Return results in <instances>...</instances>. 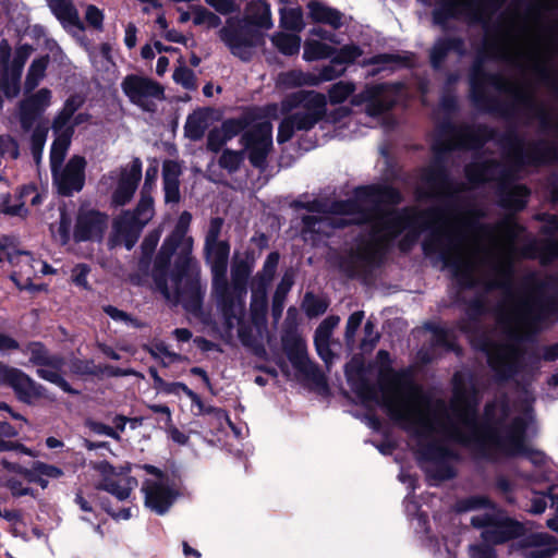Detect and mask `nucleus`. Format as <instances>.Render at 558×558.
<instances>
[{
	"label": "nucleus",
	"instance_id": "1",
	"mask_svg": "<svg viewBox=\"0 0 558 558\" xmlns=\"http://www.w3.org/2000/svg\"><path fill=\"white\" fill-rule=\"evenodd\" d=\"M395 193H383L374 187L355 192L354 199L333 204L330 210L322 202L307 208L313 215L304 216V236L307 233L329 235L335 227L369 221V239L362 248L364 258L375 256L387 242L405 230L402 250H408L423 230H430L424 243L426 254L438 253L447 267L463 286L483 284L488 288L510 281L515 242L521 231L511 220L496 227L484 226L471 211L432 209L423 214L413 210L396 213L384 209V198L395 201Z\"/></svg>",
	"mask_w": 558,
	"mask_h": 558
},
{
	"label": "nucleus",
	"instance_id": "2",
	"mask_svg": "<svg viewBox=\"0 0 558 558\" xmlns=\"http://www.w3.org/2000/svg\"><path fill=\"white\" fill-rule=\"evenodd\" d=\"M380 395H375L392 420L414 434L422 468L435 480L453 476L452 451L449 441L461 442L484 453L501 451L522 456L534 464L546 460L534 449L525 433L532 423L531 402L509 408L501 399L486 407L477 423V397L472 380L464 374L453 378V398L449 407L429 399L405 372L383 368L379 374Z\"/></svg>",
	"mask_w": 558,
	"mask_h": 558
},
{
	"label": "nucleus",
	"instance_id": "3",
	"mask_svg": "<svg viewBox=\"0 0 558 558\" xmlns=\"http://www.w3.org/2000/svg\"><path fill=\"white\" fill-rule=\"evenodd\" d=\"M551 313L553 307L534 295L510 300L499 317L504 343L485 341L482 344L489 365L500 378L517 372L521 363L520 340L541 328Z\"/></svg>",
	"mask_w": 558,
	"mask_h": 558
},
{
	"label": "nucleus",
	"instance_id": "4",
	"mask_svg": "<svg viewBox=\"0 0 558 558\" xmlns=\"http://www.w3.org/2000/svg\"><path fill=\"white\" fill-rule=\"evenodd\" d=\"M191 220L192 216L190 213L183 211L180 215L174 231L167 239L160 252V260L158 263L162 266L168 262L170 254L174 250H180L181 264L179 274L171 276L169 281L157 279V286L167 299H182L184 288L189 286L195 294V299L191 303L185 304V306L191 312H197L201 306L199 288L196 282L199 269L196 262L191 257L193 239L186 234Z\"/></svg>",
	"mask_w": 558,
	"mask_h": 558
},
{
	"label": "nucleus",
	"instance_id": "5",
	"mask_svg": "<svg viewBox=\"0 0 558 558\" xmlns=\"http://www.w3.org/2000/svg\"><path fill=\"white\" fill-rule=\"evenodd\" d=\"M484 512L473 515L471 522L476 527H484L482 538L484 544L470 546L471 558H496L490 544L504 543L520 534L521 526L507 519L484 497H476L466 500L464 509H480Z\"/></svg>",
	"mask_w": 558,
	"mask_h": 558
},
{
	"label": "nucleus",
	"instance_id": "6",
	"mask_svg": "<svg viewBox=\"0 0 558 558\" xmlns=\"http://www.w3.org/2000/svg\"><path fill=\"white\" fill-rule=\"evenodd\" d=\"M296 105L301 108L282 120L278 129L279 144L288 142L294 132L310 130L325 113L326 97L316 92H298L282 102V112L291 111Z\"/></svg>",
	"mask_w": 558,
	"mask_h": 558
},
{
	"label": "nucleus",
	"instance_id": "7",
	"mask_svg": "<svg viewBox=\"0 0 558 558\" xmlns=\"http://www.w3.org/2000/svg\"><path fill=\"white\" fill-rule=\"evenodd\" d=\"M153 216V198L143 194L135 213H123L114 222V234L110 240L111 246L123 244L128 250H131L136 243L142 229L151 220Z\"/></svg>",
	"mask_w": 558,
	"mask_h": 558
},
{
	"label": "nucleus",
	"instance_id": "8",
	"mask_svg": "<svg viewBox=\"0 0 558 558\" xmlns=\"http://www.w3.org/2000/svg\"><path fill=\"white\" fill-rule=\"evenodd\" d=\"M121 89L131 104L144 111L153 112L165 99V89L150 77L130 74L121 82Z\"/></svg>",
	"mask_w": 558,
	"mask_h": 558
},
{
	"label": "nucleus",
	"instance_id": "9",
	"mask_svg": "<svg viewBox=\"0 0 558 558\" xmlns=\"http://www.w3.org/2000/svg\"><path fill=\"white\" fill-rule=\"evenodd\" d=\"M142 468L151 475L142 485L145 506L157 514H163L173 504L175 492L169 485L168 477L160 470L149 464Z\"/></svg>",
	"mask_w": 558,
	"mask_h": 558
},
{
	"label": "nucleus",
	"instance_id": "10",
	"mask_svg": "<svg viewBox=\"0 0 558 558\" xmlns=\"http://www.w3.org/2000/svg\"><path fill=\"white\" fill-rule=\"evenodd\" d=\"M205 252L213 275V293L217 303L226 310L229 294V284L226 278L229 245L227 242L205 245Z\"/></svg>",
	"mask_w": 558,
	"mask_h": 558
},
{
	"label": "nucleus",
	"instance_id": "11",
	"mask_svg": "<svg viewBox=\"0 0 558 558\" xmlns=\"http://www.w3.org/2000/svg\"><path fill=\"white\" fill-rule=\"evenodd\" d=\"M96 470L101 475L99 488L113 495L119 500L128 499L137 486V480L129 476L131 472L129 463L117 469L108 462H100L96 465Z\"/></svg>",
	"mask_w": 558,
	"mask_h": 558
},
{
	"label": "nucleus",
	"instance_id": "12",
	"mask_svg": "<svg viewBox=\"0 0 558 558\" xmlns=\"http://www.w3.org/2000/svg\"><path fill=\"white\" fill-rule=\"evenodd\" d=\"M251 274L250 267L245 263L236 264L231 271L232 282L229 286L228 305L226 310L218 303L227 325L233 326V319L242 314L243 298L246 294V280Z\"/></svg>",
	"mask_w": 558,
	"mask_h": 558
},
{
	"label": "nucleus",
	"instance_id": "13",
	"mask_svg": "<svg viewBox=\"0 0 558 558\" xmlns=\"http://www.w3.org/2000/svg\"><path fill=\"white\" fill-rule=\"evenodd\" d=\"M245 148L250 151L248 158L256 166H263L266 156L272 147V125L269 121L255 123L244 135Z\"/></svg>",
	"mask_w": 558,
	"mask_h": 558
},
{
	"label": "nucleus",
	"instance_id": "14",
	"mask_svg": "<svg viewBox=\"0 0 558 558\" xmlns=\"http://www.w3.org/2000/svg\"><path fill=\"white\" fill-rule=\"evenodd\" d=\"M85 165L84 158L74 156L64 167L52 171L53 183L60 194L69 196L73 192H78L83 189Z\"/></svg>",
	"mask_w": 558,
	"mask_h": 558
},
{
	"label": "nucleus",
	"instance_id": "15",
	"mask_svg": "<svg viewBox=\"0 0 558 558\" xmlns=\"http://www.w3.org/2000/svg\"><path fill=\"white\" fill-rule=\"evenodd\" d=\"M142 175V163L138 159H134L132 162L123 167L119 173L110 174L105 178L107 180L116 181L117 187L112 194V202L117 206H123L130 202L137 187V183Z\"/></svg>",
	"mask_w": 558,
	"mask_h": 558
},
{
	"label": "nucleus",
	"instance_id": "16",
	"mask_svg": "<svg viewBox=\"0 0 558 558\" xmlns=\"http://www.w3.org/2000/svg\"><path fill=\"white\" fill-rule=\"evenodd\" d=\"M445 15L464 16L470 21H485L486 13L484 11L483 0H449L445 1L440 8L434 12V21L437 24L445 22Z\"/></svg>",
	"mask_w": 558,
	"mask_h": 558
},
{
	"label": "nucleus",
	"instance_id": "17",
	"mask_svg": "<svg viewBox=\"0 0 558 558\" xmlns=\"http://www.w3.org/2000/svg\"><path fill=\"white\" fill-rule=\"evenodd\" d=\"M1 463L7 470L23 475L29 482L37 483L43 489L47 488L50 478L57 480L64 474L63 470L59 466L41 461H35L29 469L10 463L5 459H3Z\"/></svg>",
	"mask_w": 558,
	"mask_h": 558
},
{
	"label": "nucleus",
	"instance_id": "18",
	"mask_svg": "<svg viewBox=\"0 0 558 558\" xmlns=\"http://www.w3.org/2000/svg\"><path fill=\"white\" fill-rule=\"evenodd\" d=\"M0 384L12 387L24 401H31L40 396V386H37L26 374L1 363Z\"/></svg>",
	"mask_w": 558,
	"mask_h": 558
},
{
	"label": "nucleus",
	"instance_id": "19",
	"mask_svg": "<svg viewBox=\"0 0 558 558\" xmlns=\"http://www.w3.org/2000/svg\"><path fill=\"white\" fill-rule=\"evenodd\" d=\"M107 227V217L94 210H81L74 238L77 241L99 239Z\"/></svg>",
	"mask_w": 558,
	"mask_h": 558
},
{
	"label": "nucleus",
	"instance_id": "20",
	"mask_svg": "<svg viewBox=\"0 0 558 558\" xmlns=\"http://www.w3.org/2000/svg\"><path fill=\"white\" fill-rule=\"evenodd\" d=\"M527 558H549L556 551V539L546 533H533L519 541Z\"/></svg>",
	"mask_w": 558,
	"mask_h": 558
},
{
	"label": "nucleus",
	"instance_id": "21",
	"mask_svg": "<svg viewBox=\"0 0 558 558\" xmlns=\"http://www.w3.org/2000/svg\"><path fill=\"white\" fill-rule=\"evenodd\" d=\"M219 35L220 39L230 48L233 54L244 60L250 57L252 44L239 33L234 20H229L227 25L220 29Z\"/></svg>",
	"mask_w": 558,
	"mask_h": 558
},
{
	"label": "nucleus",
	"instance_id": "22",
	"mask_svg": "<svg viewBox=\"0 0 558 558\" xmlns=\"http://www.w3.org/2000/svg\"><path fill=\"white\" fill-rule=\"evenodd\" d=\"M50 100L51 92L43 88L21 104V123L24 130L31 128V114L44 111L50 106Z\"/></svg>",
	"mask_w": 558,
	"mask_h": 558
},
{
	"label": "nucleus",
	"instance_id": "23",
	"mask_svg": "<svg viewBox=\"0 0 558 558\" xmlns=\"http://www.w3.org/2000/svg\"><path fill=\"white\" fill-rule=\"evenodd\" d=\"M307 7L313 21L328 24L333 28H338L341 25L342 15L339 11L326 7L318 1H311Z\"/></svg>",
	"mask_w": 558,
	"mask_h": 558
},
{
	"label": "nucleus",
	"instance_id": "24",
	"mask_svg": "<svg viewBox=\"0 0 558 558\" xmlns=\"http://www.w3.org/2000/svg\"><path fill=\"white\" fill-rule=\"evenodd\" d=\"M63 365V361L60 357H53L48 365H44L37 369V374L40 378L48 380L65 392H75L71 389L70 385L62 378L60 371Z\"/></svg>",
	"mask_w": 558,
	"mask_h": 558
},
{
	"label": "nucleus",
	"instance_id": "25",
	"mask_svg": "<svg viewBox=\"0 0 558 558\" xmlns=\"http://www.w3.org/2000/svg\"><path fill=\"white\" fill-rule=\"evenodd\" d=\"M245 19L247 23L266 29L270 28L272 25L269 7L264 1L259 0L248 4Z\"/></svg>",
	"mask_w": 558,
	"mask_h": 558
},
{
	"label": "nucleus",
	"instance_id": "26",
	"mask_svg": "<svg viewBox=\"0 0 558 558\" xmlns=\"http://www.w3.org/2000/svg\"><path fill=\"white\" fill-rule=\"evenodd\" d=\"M318 84L319 80H316L315 75L306 74L296 70L281 73L277 78V85L283 88H291L303 85L314 86Z\"/></svg>",
	"mask_w": 558,
	"mask_h": 558
},
{
	"label": "nucleus",
	"instance_id": "27",
	"mask_svg": "<svg viewBox=\"0 0 558 558\" xmlns=\"http://www.w3.org/2000/svg\"><path fill=\"white\" fill-rule=\"evenodd\" d=\"M209 117L205 111H195L187 117L184 125L185 135L197 141L203 137L205 131L209 126Z\"/></svg>",
	"mask_w": 558,
	"mask_h": 558
},
{
	"label": "nucleus",
	"instance_id": "28",
	"mask_svg": "<svg viewBox=\"0 0 558 558\" xmlns=\"http://www.w3.org/2000/svg\"><path fill=\"white\" fill-rule=\"evenodd\" d=\"M54 15L63 23L80 26L81 22L71 0H48Z\"/></svg>",
	"mask_w": 558,
	"mask_h": 558
},
{
	"label": "nucleus",
	"instance_id": "29",
	"mask_svg": "<svg viewBox=\"0 0 558 558\" xmlns=\"http://www.w3.org/2000/svg\"><path fill=\"white\" fill-rule=\"evenodd\" d=\"M58 133L57 140L53 142L51 151H50V165L51 171L62 167V161L65 157L66 150L71 141V130L63 131V129Z\"/></svg>",
	"mask_w": 558,
	"mask_h": 558
},
{
	"label": "nucleus",
	"instance_id": "30",
	"mask_svg": "<svg viewBox=\"0 0 558 558\" xmlns=\"http://www.w3.org/2000/svg\"><path fill=\"white\" fill-rule=\"evenodd\" d=\"M336 49L316 39H307L304 44L303 58L306 61L320 60L331 57Z\"/></svg>",
	"mask_w": 558,
	"mask_h": 558
},
{
	"label": "nucleus",
	"instance_id": "31",
	"mask_svg": "<svg viewBox=\"0 0 558 558\" xmlns=\"http://www.w3.org/2000/svg\"><path fill=\"white\" fill-rule=\"evenodd\" d=\"M84 99L81 96H71L64 104L63 109L53 121L54 132L61 131L70 122L72 116L82 107Z\"/></svg>",
	"mask_w": 558,
	"mask_h": 558
},
{
	"label": "nucleus",
	"instance_id": "32",
	"mask_svg": "<svg viewBox=\"0 0 558 558\" xmlns=\"http://www.w3.org/2000/svg\"><path fill=\"white\" fill-rule=\"evenodd\" d=\"M519 28V22L515 20L511 22L509 25V28L507 31V35L505 38V50L502 52L504 57L511 58V54L518 53L523 49V38L522 34L520 33Z\"/></svg>",
	"mask_w": 558,
	"mask_h": 558
},
{
	"label": "nucleus",
	"instance_id": "33",
	"mask_svg": "<svg viewBox=\"0 0 558 558\" xmlns=\"http://www.w3.org/2000/svg\"><path fill=\"white\" fill-rule=\"evenodd\" d=\"M461 52V41L457 39H441L437 41L432 50L430 60L435 68L439 66L448 51Z\"/></svg>",
	"mask_w": 558,
	"mask_h": 558
},
{
	"label": "nucleus",
	"instance_id": "34",
	"mask_svg": "<svg viewBox=\"0 0 558 558\" xmlns=\"http://www.w3.org/2000/svg\"><path fill=\"white\" fill-rule=\"evenodd\" d=\"M48 62V57H40L32 62L25 81L27 90H33L39 84L45 76Z\"/></svg>",
	"mask_w": 558,
	"mask_h": 558
},
{
	"label": "nucleus",
	"instance_id": "35",
	"mask_svg": "<svg viewBox=\"0 0 558 558\" xmlns=\"http://www.w3.org/2000/svg\"><path fill=\"white\" fill-rule=\"evenodd\" d=\"M271 40L283 54L292 56L300 50L301 38L296 35L278 34Z\"/></svg>",
	"mask_w": 558,
	"mask_h": 558
},
{
	"label": "nucleus",
	"instance_id": "36",
	"mask_svg": "<svg viewBox=\"0 0 558 558\" xmlns=\"http://www.w3.org/2000/svg\"><path fill=\"white\" fill-rule=\"evenodd\" d=\"M496 165L473 163L468 166L466 175L472 183L489 181L494 178Z\"/></svg>",
	"mask_w": 558,
	"mask_h": 558
},
{
	"label": "nucleus",
	"instance_id": "37",
	"mask_svg": "<svg viewBox=\"0 0 558 558\" xmlns=\"http://www.w3.org/2000/svg\"><path fill=\"white\" fill-rule=\"evenodd\" d=\"M293 284V275L290 272H286L281 278L280 283L277 287V290L274 295V306L272 311L275 315H280L282 311L283 299L290 291Z\"/></svg>",
	"mask_w": 558,
	"mask_h": 558
},
{
	"label": "nucleus",
	"instance_id": "38",
	"mask_svg": "<svg viewBox=\"0 0 558 558\" xmlns=\"http://www.w3.org/2000/svg\"><path fill=\"white\" fill-rule=\"evenodd\" d=\"M5 260H8L11 265L20 268V275L22 276V270L34 268V263L37 262L28 252L16 251L14 247L10 246Z\"/></svg>",
	"mask_w": 558,
	"mask_h": 558
},
{
	"label": "nucleus",
	"instance_id": "39",
	"mask_svg": "<svg viewBox=\"0 0 558 558\" xmlns=\"http://www.w3.org/2000/svg\"><path fill=\"white\" fill-rule=\"evenodd\" d=\"M278 263H279V254L270 253L264 263L263 270L260 271V274L257 275V277L254 279V281H257L262 286L268 287V284L270 283V281L274 278Z\"/></svg>",
	"mask_w": 558,
	"mask_h": 558
},
{
	"label": "nucleus",
	"instance_id": "40",
	"mask_svg": "<svg viewBox=\"0 0 558 558\" xmlns=\"http://www.w3.org/2000/svg\"><path fill=\"white\" fill-rule=\"evenodd\" d=\"M193 23L195 25L206 26L207 28H216L221 24V20L207 9L197 7L193 10Z\"/></svg>",
	"mask_w": 558,
	"mask_h": 558
},
{
	"label": "nucleus",
	"instance_id": "41",
	"mask_svg": "<svg viewBox=\"0 0 558 558\" xmlns=\"http://www.w3.org/2000/svg\"><path fill=\"white\" fill-rule=\"evenodd\" d=\"M267 306V286L253 282L251 310L254 314L264 313Z\"/></svg>",
	"mask_w": 558,
	"mask_h": 558
},
{
	"label": "nucleus",
	"instance_id": "42",
	"mask_svg": "<svg viewBox=\"0 0 558 558\" xmlns=\"http://www.w3.org/2000/svg\"><path fill=\"white\" fill-rule=\"evenodd\" d=\"M328 303L323 298H317L311 293H307L303 301V308L307 316L316 317L326 312Z\"/></svg>",
	"mask_w": 558,
	"mask_h": 558
},
{
	"label": "nucleus",
	"instance_id": "43",
	"mask_svg": "<svg viewBox=\"0 0 558 558\" xmlns=\"http://www.w3.org/2000/svg\"><path fill=\"white\" fill-rule=\"evenodd\" d=\"M355 87L349 82H338L329 89V100L331 104H340L344 101L353 92Z\"/></svg>",
	"mask_w": 558,
	"mask_h": 558
},
{
	"label": "nucleus",
	"instance_id": "44",
	"mask_svg": "<svg viewBox=\"0 0 558 558\" xmlns=\"http://www.w3.org/2000/svg\"><path fill=\"white\" fill-rule=\"evenodd\" d=\"M71 218L66 215V213L62 209L60 211V221L57 230L51 227V232L53 236H56L61 244H66L70 240L71 235Z\"/></svg>",
	"mask_w": 558,
	"mask_h": 558
},
{
	"label": "nucleus",
	"instance_id": "45",
	"mask_svg": "<svg viewBox=\"0 0 558 558\" xmlns=\"http://www.w3.org/2000/svg\"><path fill=\"white\" fill-rule=\"evenodd\" d=\"M29 361L39 367L48 365L54 356H50L40 343H32L27 348Z\"/></svg>",
	"mask_w": 558,
	"mask_h": 558
},
{
	"label": "nucleus",
	"instance_id": "46",
	"mask_svg": "<svg viewBox=\"0 0 558 558\" xmlns=\"http://www.w3.org/2000/svg\"><path fill=\"white\" fill-rule=\"evenodd\" d=\"M281 22L286 28L298 31L302 28L303 20L300 9H288L281 11Z\"/></svg>",
	"mask_w": 558,
	"mask_h": 558
},
{
	"label": "nucleus",
	"instance_id": "47",
	"mask_svg": "<svg viewBox=\"0 0 558 558\" xmlns=\"http://www.w3.org/2000/svg\"><path fill=\"white\" fill-rule=\"evenodd\" d=\"M361 54H362V51L357 46H354V45L344 46L332 58L331 62L333 64H348V63L353 62Z\"/></svg>",
	"mask_w": 558,
	"mask_h": 558
},
{
	"label": "nucleus",
	"instance_id": "48",
	"mask_svg": "<svg viewBox=\"0 0 558 558\" xmlns=\"http://www.w3.org/2000/svg\"><path fill=\"white\" fill-rule=\"evenodd\" d=\"M0 88L7 97H15L20 92V73H12L0 78Z\"/></svg>",
	"mask_w": 558,
	"mask_h": 558
},
{
	"label": "nucleus",
	"instance_id": "49",
	"mask_svg": "<svg viewBox=\"0 0 558 558\" xmlns=\"http://www.w3.org/2000/svg\"><path fill=\"white\" fill-rule=\"evenodd\" d=\"M289 360L296 368L307 369L308 357L305 345L302 342H296L294 351L289 353Z\"/></svg>",
	"mask_w": 558,
	"mask_h": 558
},
{
	"label": "nucleus",
	"instance_id": "50",
	"mask_svg": "<svg viewBox=\"0 0 558 558\" xmlns=\"http://www.w3.org/2000/svg\"><path fill=\"white\" fill-rule=\"evenodd\" d=\"M173 80L186 89L195 88L194 73L186 66L178 68L173 73Z\"/></svg>",
	"mask_w": 558,
	"mask_h": 558
},
{
	"label": "nucleus",
	"instance_id": "51",
	"mask_svg": "<svg viewBox=\"0 0 558 558\" xmlns=\"http://www.w3.org/2000/svg\"><path fill=\"white\" fill-rule=\"evenodd\" d=\"M0 155L16 159L20 155L16 141L10 135H0Z\"/></svg>",
	"mask_w": 558,
	"mask_h": 558
},
{
	"label": "nucleus",
	"instance_id": "52",
	"mask_svg": "<svg viewBox=\"0 0 558 558\" xmlns=\"http://www.w3.org/2000/svg\"><path fill=\"white\" fill-rule=\"evenodd\" d=\"M243 159L242 153L226 150L220 157L219 163L222 168L229 171H234L239 168Z\"/></svg>",
	"mask_w": 558,
	"mask_h": 558
},
{
	"label": "nucleus",
	"instance_id": "53",
	"mask_svg": "<svg viewBox=\"0 0 558 558\" xmlns=\"http://www.w3.org/2000/svg\"><path fill=\"white\" fill-rule=\"evenodd\" d=\"M363 318L364 312L362 311L354 312L353 314L350 315L345 327V339L348 342H353L354 335L359 327L361 326Z\"/></svg>",
	"mask_w": 558,
	"mask_h": 558
},
{
	"label": "nucleus",
	"instance_id": "54",
	"mask_svg": "<svg viewBox=\"0 0 558 558\" xmlns=\"http://www.w3.org/2000/svg\"><path fill=\"white\" fill-rule=\"evenodd\" d=\"M47 130L36 129L32 136V149L36 161H39L44 144L46 142Z\"/></svg>",
	"mask_w": 558,
	"mask_h": 558
},
{
	"label": "nucleus",
	"instance_id": "55",
	"mask_svg": "<svg viewBox=\"0 0 558 558\" xmlns=\"http://www.w3.org/2000/svg\"><path fill=\"white\" fill-rule=\"evenodd\" d=\"M221 228H222V219L214 218L210 220L209 229H208L206 238H205V245H213V244L222 242V241H219Z\"/></svg>",
	"mask_w": 558,
	"mask_h": 558
},
{
	"label": "nucleus",
	"instance_id": "56",
	"mask_svg": "<svg viewBox=\"0 0 558 558\" xmlns=\"http://www.w3.org/2000/svg\"><path fill=\"white\" fill-rule=\"evenodd\" d=\"M86 426L95 434L105 435V436L111 437L117 440L120 439V434L116 429H113L112 427H110L104 423L95 422V421H87Z\"/></svg>",
	"mask_w": 558,
	"mask_h": 558
},
{
	"label": "nucleus",
	"instance_id": "57",
	"mask_svg": "<svg viewBox=\"0 0 558 558\" xmlns=\"http://www.w3.org/2000/svg\"><path fill=\"white\" fill-rule=\"evenodd\" d=\"M229 141L221 129L211 130L208 134L207 146L213 151H218Z\"/></svg>",
	"mask_w": 558,
	"mask_h": 558
},
{
	"label": "nucleus",
	"instance_id": "58",
	"mask_svg": "<svg viewBox=\"0 0 558 558\" xmlns=\"http://www.w3.org/2000/svg\"><path fill=\"white\" fill-rule=\"evenodd\" d=\"M85 20L94 27L100 28L104 21L102 12L95 5H87L85 11Z\"/></svg>",
	"mask_w": 558,
	"mask_h": 558
},
{
	"label": "nucleus",
	"instance_id": "59",
	"mask_svg": "<svg viewBox=\"0 0 558 558\" xmlns=\"http://www.w3.org/2000/svg\"><path fill=\"white\" fill-rule=\"evenodd\" d=\"M181 168L178 162L168 160L163 163V182L179 181Z\"/></svg>",
	"mask_w": 558,
	"mask_h": 558
},
{
	"label": "nucleus",
	"instance_id": "60",
	"mask_svg": "<svg viewBox=\"0 0 558 558\" xmlns=\"http://www.w3.org/2000/svg\"><path fill=\"white\" fill-rule=\"evenodd\" d=\"M243 128L244 123L240 120H228L220 126L221 131L228 140H231L236 134H239Z\"/></svg>",
	"mask_w": 558,
	"mask_h": 558
},
{
	"label": "nucleus",
	"instance_id": "61",
	"mask_svg": "<svg viewBox=\"0 0 558 558\" xmlns=\"http://www.w3.org/2000/svg\"><path fill=\"white\" fill-rule=\"evenodd\" d=\"M550 498L545 494L535 493L531 498L530 511L535 514L543 513L547 508V499Z\"/></svg>",
	"mask_w": 558,
	"mask_h": 558
},
{
	"label": "nucleus",
	"instance_id": "62",
	"mask_svg": "<svg viewBox=\"0 0 558 558\" xmlns=\"http://www.w3.org/2000/svg\"><path fill=\"white\" fill-rule=\"evenodd\" d=\"M208 5L221 14H229L235 10L233 0H205Z\"/></svg>",
	"mask_w": 558,
	"mask_h": 558
},
{
	"label": "nucleus",
	"instance_id": "63",
	"mask_svg": "<svg viewBox=\"0 0 558 558\" xmlns=\"http://www.w3.org/2000/svg\"><path fill=\"white\" fill-rule=\"evenodd\" d=\"M89 268L85 264L76 265L72 270L73 281L81 287H87V275Z\"/></svg>",
	"mask_w": 558,
	"mask_h": 558
},
{
	"label": "nucleus",
	"instance_id": "64",
	"mask_svg": "<svg viewBox=\"0 0 558 558\" xmlns=\"http://www.w3.org/2000/svg\"><path fill=\"white\" fill-rule=\"evenodd\" d=\"M5 486L10 489L11 494L15 497L26 496L32 494V488L23 485L20 481L11 478L8 480Z\"/></svg>",
	"mask_w": 558,
	"mask_h": 558
}]
</instances>
